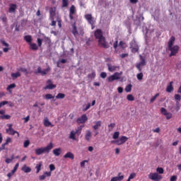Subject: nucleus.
I'll return each instance as SVG.
<instances>
[{"instance_id": "nucleus-8", "label": "nucleus", "mask_w": 181, "mask_h": 181, "mask_svg": "<svg viewBox=\"0 0 181 181\" xmlns=\"http://www.w3.org/2000/svg\"><path fill=\"white\" fill-rule=\"evenodd\" d=\"M148 176L151 180H162V175H158V173H151Z\"/></svg>"}, {"instance_id": "nucleus-32", "label": "nucleus", "mask_w": 181, "mask_h": 181, "mask_svg": "<svg viewBox=\"0 0 181 181\" xmlns=\"http://www.w3.org/2000/svg\"><path fill=\"white\" fill-rule=\"evenodd\" d=\"M42 162H40L38 164L36 165L35 169H37L36 173H39L42 170Z\"/></svg>"}, {"instance_id": "nucleus-63", "label": "nucleus", "mask_w": 181, "mask_h": 181, "mask_svg": "<svg viewBox=\"0 0 181 181\" xmlns=\"http://www.w3.org/2000/svg\"><path fill=\"white\" fill-rule=\"evenodd\" d=\"M37 42L38 46L40 47V46H42V39L37 38Z\"/></svg>"}, {"instance_id": "nucleus-39", "label": "nucleus", "mask_w": 181, "mask_h": 181, "mask_svg": "<svg viewBox=\"0 0 181 181\" xmlns=\"http://www.w3.org/2000/svg\"><path fill=\"white\" fill-rule=\"evenodd\" d=\"M45 100H52V98H54V96L50 93H47L45 95Z\"/></svg>"}, {"instance_id": "nucleus-37", "label": "nucleus", "mask_w": 181, "mask_h": 181, "mask_svg": "<svg viewBox=\"0 0 181 181\" xmlns=\"http://www.w3.org/2000/svg\"><path fill=\"white\" fill-rule=\"evenodd\" d=\"M11 77L13 78H18V77H21V73L20 72L13 73L11 74Z\"/></svg>"}, {"instance_id": "nucleus-34", "label": "nucleus", "mask_w": 181, "mask_h": 181, "mask_svg": "<svg viewBox=\"0 0 181 181\" xmlns=\"http://www.w3.org/2000/svg\"><path fill=\"white\" fill-rule=\"evenodd\" d=\"M107 67H108L109 71L110 72L115 71V70H117V66H111L110 64L107 65Z\"/></svg>"}, {"instance_id": "nucleus-45", "label": "nucleus", "mask_w": 181, "mask_h": 181, "mask_svg": "<svg viewBox=\"0 0 181 181\" xmlns=\"http://www.w3.org/2000/svg\"><path fill=\"white\" fill-rule=\"evenodd\" d=\"M119 137V132H115L113 134L112 139H118Z\"/></svg>"}, {"instance_id": "nucleus-43", "label": "nucleus", "mask_w": 181, "mask_h": 181, "mask_svg": "<svg viewBox=\"0 0 181 181\" xmlns=\"http://www.w3.org/2000/svg\"><path fill=\"white\" fill-rule=\"evenodd\" d=\"M69 6V0H62V8Z\"/></svg>"}, {"instance_id": "nucleus-9", "label": "nucleus", "mask_w": 181, "mask_h": 181, "mask_svg": "<svg viewBox=\"0 0 181 181\" xmlns=\"http://www.w3.org/2000/svg\"><path fill=\"white\" fill-rule=\"evenodd\" d=\"M87 121H88V117H87V115H86V114H83V115H81V117H78L76 119L77 124H86V122H87Z\"/></svg>"}, {"instance_id": "nucleus-53", "label": "nucleus", "mask_w": 181, "mask_h": 181, "mask_svg": "<svg viewBox=\"0 0 181 181\" xmlns=\"http://www.w3.org/2000/svg\"><path fill=\"white\" fill-rule=\"evenodd\" d=\"M175 100H176V101H178V103H179V101H180V100H181V95L179 94H175Z\"/></svg>"}, {"instance_id": "nucleus-55", "label": "nucleus", "mask_w": 181, "mask_h": 181, "mask_svg": "<svg viewBox=\"0 0 181 181\" xmlns=\"http://www.w3.org/2000/svg\"><path fill=\"white\" fill-rule=\"evenodd\" d=\"M0 42H1V43L4 46H6V47H9V44H8V42H5V40H1Z\"/></svg>"}, {"instance_id": "nucleus-17", "label": "nucleus", "mask_w": 181, "mask_h": 181, "mask_svg": "<svg viewBox=\"0 0 181 181\" xmlns=\"http://www.w3.org/2000/svg\"><path fill=\"white\" fill-rule=\"evenodd\" d=\"M56 15V7H51L49 8V19L53 21L54 19V16Z\"/></svg>"}, {"instance_id": "nucleus-33", "label": "nucleus", "mask_w": 181, "mask_h": 181, "mask_svg": "<svg viewBox=\"0 0 181 181\" xmlns=\"http://www.w3.org/2000/svg\"><path fill=\"white\" fill-rule=\"evenodd\" d=\"M66 97V95L64 93H58L56 96V98L57 100H63Z\"/></svg>"}, {"instance_id": "nucleus-29", "label": "nucleus", "mask_w": 181, "mask_h": 181, "mask_svg": "<svg viewBox=\"0 0 181 181\" xmlns=\"http://www.w3.org/2000/svg\"><path fill=\"white\" fill-rule=\"evenodd\" d=\"M72 33L75 37L78 35V31L77 30V26H76V24L73 25Z\"/></svg>"}, {"instance_id": "nucleus-11", "label": "nucleus", "mask_w": 181, "mask_h": 181, "mask_svg": "<svg viewBox=\"0 0 181 181\" xmlns=\"http://www.w3.org/2000/svg\"><path fill=\"white\" fill-rule=\"evenodd\" d=\"M50 71V68L48 67L46 69H44L42 71V68L40 66L37 67V71L35 72V74H41L42 76H46V74H47V73H49V71Z\"/></svg>"}, {"instance_id": "nucleus-38", "label": "nucleus", "mask_w": 181, "mask_h": 181, "mask_svg": "<svg viewBox=\"0 0 181 181\" xmlns=\"http://www.w3.org/2000/svg\"><path fill=\"white\" fill-rule=\"evenodd\" d=\"M127 100L128 101H135V98L134 97V95L129 94V95H127Z\"/></svg>"}, {"instance_id": "nucleus-6", "label": "nucleus", "mask_w": 181, "mask_h": 181, "mask_svg": "<svg viewBox=\"0 0 181 181\" xmlns=\"http://www.w3.org/2000/svg\"><path fill=\"white\" fill-rule=\"evenodd\" d=\"M140 57V62L136 64V68L137 69V70H139V71H142V69H141V67H144V66L146 65V61L145 60V58H144V57H142V55L139 56Z\"/></svg>"}, {"instance_id": "nucleus-51", "label": "nucleus", "mask_w": 181, "mask_h": 181, "mask_svg": "<svg viewBox=\"0 0 181 181\" xmlns=\"http://www.w3.org/2000/svg\"><path fill=\"white\" fill-rule=\"evenodd\" d=\"M165 116L166 117V119H170V118H172V117H173V115H172V113L168 112Z\"/></svg>"}, {"instance_id": "nucleus-35", "label": "nucleus", "mask_w": 181, "mask_h": 181, "mask_svg": "<svg viewBox=\"0 0 181 181\" xmlns=\"http://www.w3.org/2000/svg\"><path fill=\"white\" fill-rule=\"evenodd\" d=\"M124 90L126 93H131V91L132 90V85L131 84L127 85Z\"/></svg>"}, {"instance_id": "nucleus-5", "label": "nucleus", "mask_w": 181, "mask_h": 181, "mask_svg": "<svg viewBox=\"0 0 181 181\" xmlns=\"http://www.w3.org/2000/svg\"><path fill=\"white\" fill-rule=\"evenodd\" d=\"M168 50L170 52V54H169L170 57H172V56H176V54L179 53V46L174 45L168 47Z\"/></svg>"}, {"instance_id": "nucleus-52", "label": "nucleus", "mask_w": 181, "mask_h": 181, "mask_svg": "<svg viewBox=\"0 0 181 181\" xmlns=\"http://www.w3.org/2000/svg\"><path fill=\"white\" fill-rule=\"evenodd\" d=\"M159 95V93H156L154 96H153L151 99V103H153L156 98H158V96Z\"/></svg>"}, {"instance_id": "nucleus-41", "label": "nucleus", "mask_w": 181, "mask_h": 181, "mask_svg": "<svg viewBox=\"0 0 181 181\" xmlns=\"http://www.w3.org/2000/svg\"><path fill=\"white\" fill-rule=\"evenodd\" d=\"M136 77L137 80H139V81H141L144 78V74L142 72H140L139 74H137Z\"/></svg>"}, {"instance_id": "nucleus-10", "label": "nucleus", "mask_w": 181, "mask_h": 181, "mask_svg": "<svg viewBox=\"0 0 181 181\" xmlns=\"http://www.w3.org/2000/svg\"><path fill=\"white\" fill-rule=\"evenodd\" d=\"M169 110L170 111H171V112H177L179 110H180V103L179 101H177L175 103V107L170 106Z\"/></svg>"}, {"instance_id": "nucleus-4", "label": "nucleus", "mask_w": 181, "mask_h": 181, "mask_svg": "<svg viewBox=\"0 0 181 181\" xmlns=\"http://www.w3.org/2000/svg\"><path fill=\"white\" fill-rule=\"evenodd\" d=\"M121 74H122V72L115 73L114 75L108 76L107 81L109 83H112V81H115V80H119V78H121Z\"/></svg>"}, {"instance_id": "nucleus-47", "label": "nucleus", "mask_w": 181, "mask_h": 181, "mask_svg": "<svg viewBox=\"0 0 181 181\" xmlns=\"http://www.w3.org/2000/svg\"><path fill=\"white\" fill-rule=\"evenodd\" d=\"M29 145H30V141L26 140L24 141V143H23L24 148H28V146H29Z\"/></svg>"}, {"instance_id": "nucleus-61", "label": "nucleus", "mask_w": 181, "mask_h": 181, "mask_svg": "<svg viewBox=\"0 0 181 181\" xmlns=\"http://www.w3.org/2000/svg\"><path fill=\"white\" fill-rule=\"evenodd\" d=\"M90 107H91V104H90V103H88V105H86V107L83 109V111H87V110H90Z\"/></svg>"}, {"instance_id": "nucleus-3", "label": "nucleus", "mask_w": 181, "mask_h": 181, "mask_svg": "<svg viewBox=\"0 0 181 181\" xmlns=\"http://www.w3.org/2000/svg\"><path fill=\"white\" fill-rule=\"evenodd\" d=\"M84 126H80L77 129L71 131L69 138V139H72V141H77V139L76 138V135L77 136H80V134H81V131H83V127Z\"/></svg>"}, {"instance_id": "nucleus-25", "label": "nucleus", "mask_w": 181, "mask_h": 181, "mask_svg": "<svg viewBox=\"0 0 181 181\" xmlns=\"http://www.w3.org/2000/svg\"><path fill=\"white\" fill-rule=\"evenodd\" d=\"M21 170H23V172H25V173H30V172H32V168H30V167L26 166V165H25L22 168Z\"/></svg>"}, {"instance_id": "nucleus-23", "label": "nucleus", "mask_w": 181, "mask_h": 181, "mask_svg": "<svg viewBox=\"0 0 181 181\" xmlns=\"http://www.w3.org/2000/svg\"><path fill=\"white\" fill-rule=\"evenodd\" d=\"M44 125H45V127H51L52 128V127H54V125H53L52 124V122H50V121H49V118H47V117H45L44 119Z\"/></svg>"}, {"instance_id": "nucleus-36", "label": "nucleus", "mask_w": 181, "mask_h": 181, "mask_svg": "<svg viewBox=\"0 0 181 181\" xmlns=\"http://www.w3.org/2000/svg\"><path fill=\"white\" fill-rule=\"evenodd\" d=\"M114 128H115V123H110L108 125V131L109 132H111V131H112V129H114Z\"/></svg>"}, {"instance_id": "nucleus-20", "label": "nucleus", "mask_w": 181, "mask_h": 181, "mask_svg": "<svg viewBox=\"0 0 181 181\" xmlns=\"http://www.w3.org/2000/svg\"><path fill=\"white\" fill-rule=\"evenodd\" d=\"M122 175V173H118V176L112 177L110 181H121V180H124V175Z\"/></svg>"}, {"instance_id": "nucleus-56", "label": "nucleus", "mask_w": 181, "mask_h": 181, "mask_svg": "<svg viewBox=\"0 0 181 181\" xmlns=\"http://www.w3.org/2000/svg\"><path fill=\"white\" fill-rule=\"evenodd\" d=\"M55 169H56V167L54 166V164L49 165V170H50L49 172H53V170H55Z\"/></svg>"}, {"instance_id": "nucleus-16", "label": "nucleus", "mask_w": 181, "mask_h": 181, "mask_svg": "<svg viewBox=\"0 0 181 181\" xmlns=\"http://www.w3.org/2000/svg\"><path fill=\"white\" fill-rule=\"evenodd\" d=\"M127 141H128V137L122 136L119 139H117V145H124Z\"/></svg>"}, {"instance_id": "nucleus-18", "label": "nucleus", "mask_w": 181, "mask_h": 181, "mask_svg": "<svg viewBox=\"0 0 181 181\" xmlns=\"http://www.w3.org/2000/svg\"><path fill=\"white\" fill-rule=\"evenodd\" d=\"M16 8H18V6L15 4H11L9 5L8 12L9 13H15L16 12Z\"/></svg>"}, {"instance_id": "nucleus-26", "label": "nucleus", "mask_w": 181, "mask_h": 181, "mask_svg": "<svg viewBox=\"0 0 181 181\" xmlns=\"http://www.w3.org/2000/svg\"><path fill=\"white\" fill-rule=\"evenodd\" d=\"M95 124L93 126V129H94V131H97V129L101 127V121L95 122Z\"/></svg>"}, {"instance_id": "nucleus-24", "label": "nucleus", "mask_w": 181, "mask_h": 181, "mask_svg": "<svg viewBox=\"0 0 181 181\" xmlns=\"http://www.w3.org/2000/svg\"><path fill=\"white\" fill-rule=\"evenodd\" d=\"M52 153L55 156H60V153H62V148H55L53 150Z\"/></svg>"}, {"instance_id": "nucleus-1", "label": "nucleus", "mask_w": 181, "mask_h": 181, "mask_svg": "<svg viewBox=\"0 0 181 181\" xmlns=\"http://www.w3.org/2000/svg\"><path fill=\"white\" fill-rule=\"evenodd\" d=\"M94 36L98 40L99 47H103V49H110V43L107 42L105 37L103 35V30H101V29H97L94 33Z\"/></svg>"}, {"instance_id": "nucleus-40", "label": "nucleus", "mask_w": 181, "mask_h": 181, "mask_svg": "<svg viewBox=\"0 0 181 181\" xmlns=\"http://www.w3.org/2000/svg\"><path fill=\"white\" fill-rule=\"evenodd\" d=\"M0 119H11V115H4L0 116Z\"/></svg>"}, {"instance_id": "nucleus-30", "label": "nucleus", "mask_w": 181, "mask_h": 181, "mask_svg": "<svg viewBox=\"0 0 181 181\" xmlns=\"http://www.w3.org/2000/svg\"><path fill=\"white\" fill-rule=\"evenodd\" d=\"M30 49H31V50H37L39 49V47H37V45H36V43H30Z\"/></svg>"}, {"instance_id": "nucleus-44", "label": "nucleus", "mask_w": 181, "mask_h": 181, "mask_svg": "<svg viewBox=\"0 0 181 181\" xmlns=\"http://www.w3.org/2000/svg\"><path fill=\"white\" fill-rule=\"evenodd\" d=\"M15 87H16V84L15 83H11L10 85L8 86V87L6 88V90L8 91H9V90L12 89V88H15Z\"/></svg>"}, {"instance_id": "nucleus-15", "label": "nucleus", "mask_w": 181, "mask_h": 181, "mask_svg": "<svg viewBox=\"0 0 181 181\" xmlns=\"http://www.w3.org/2000/svg\"><path fill=\"white\" fill-rule=\"evenodd\" d=\"M127 141H128V137L122 136L119 139H117V145H124Z\"/></svg>"}, {"instance_id": "nucleus-27", "label": "nucleus", "mask_w": 181, "mask_h": 181, "mask_svg": "<svg viewBox=\"0 0 181 181\" xmlns=\"http://www.w3.org/2000/svg\"><path fill=\"white\" fill-rule=\"evenodd\" d=\"M175 40H176V38L175 37V36L170 37L168 41V47L173 46V43H175Z\"/></svg>"}, {"instance_id": "nucleus-62", "label": "nucleus", "mask_w": 181, "mask_h": 181, "mask_svg": "<svg viewBox=\"0 0 181 181\" xmlns=\"http://www.w3.org/2000/svg\"><path fill=\"white\" fill-rule=\"evenodd\" d=\"M100 77H101V78H105L107 77V73H105V72H102V73L100 74Z\"/></svg>"}, {"instance_id": "nucleus-14", "label": "nucleus", "mask_w": 181, "mask_h": 181, "mask_svg": "<svg viewBox=\"0 0 181 181\" xmlns=\"http://www.w3.org/2000/svg\"><path fill=\"white\" fill-rule=\"evenodd\" d=\"M85 19H86L91 26H94V19H93V16L91 14H86Z\"/></svg>"}, {"instance_id": "nucleus-64", "label": "nucleus", "mask_w": 181, "mask_h": 181, "mask_svg": "<svg viewBox=\"0 0 181 181\" xmlns=\"http://www.w3.org/2000/svg\"><path fill=\"white\" fill-rule=\"evenodd\" d=\"M114 49H117L118 47V40H116L113 44Z\"/></svg>"}, {"instance_id": "nucleus-13", "label": "nucleus", "mask_w": 181, "mask_h": 181, "mask_svg": "<svg viewBox=\"0 0 181 181\" xmlns=\"http://www.w3.org/2000/svg\"><path fill=\"white\" fill-rule=\"evenodd\" d=\"M74 14H76V6H74V5H72L69 9V19L71 21H73V19H74V16H73V15Z\"/></svg>"}, {"instance_id": "nucleus-22", "label": "nucleus", "mask_w": 181, "mask_h": 181, "mask_svg": "<svg viewBox=\"0 0 181 181\" xmlns=\"http://www.w3.org/2000/svg\"><path fill=\"white\" fill-rule=\"evenodd\" d=\"M64 159H71L73 160L74 159V154L71 152H67L64 156Z\"/></svg>"}, {"instance_id": "nucleus-21", "label": "nucleus", "mask_w": 181, "mask_h": 181, "mask_svg": "<svg viewBox=\"0 0 181 181\" xmlns=\"http://www.w3.org/2000/svg\"><path fill=\"white\" fill-rule=\"evenodd\" d=\"M91 136H93L91 131L86 130V134H85V139H86V141H87L88 142H90V141H91Z\"/></svg>"}, {"instance_id": "nucleus-58", "label": "nucleus", "mask_w": 181, "mask_h": 181, "mask_svg": "<svg viewBox=\"0 0 181 181\" xmlns=\"http://www.w3.org/2000/svg\"><path fill=\"white\" fill-rule=\"evenodd\" d=\"M57 21L58 26H59V29L62 28V20L60 18H57Z\"/></svg>"}, {"instance_id": "nucleus-60", "label": "nucleus", "mask_w": 181, "mask_h": 181, "mask_svg": "<svg viewBox=\"0 0 181 181\" xmlns=\"http://www.w3.org/2000/svg\"><path fill=\"white\" fill-rule=\"evenodd\" d=\"M176 180H177V175H173L170 179V181H176Z\"/></svg>"}, {"instance_id": "nucleus-59", "label": "nucleus", "mask_w": 181, "mask_h": 181, "mask_svg": "<svg viewBox=\"0 0 181 181\" xmlns=\"http://www.w3.org/2000/svg\"><path fill=\"white\" fill-rule=\"evenodd\" d=\"M11 142H12V139H11V137H8L4 144H5V145H8Z\"/></svg>"}, {"instance_id": "nucleus-7", "label": "nucleus", "mask_w": 181, "mask_h": 181, "mask_svg": "<svg viewBox=\"0 0 181 181\" xmlns=\"http://www.w3.org/2000/svg\"><path fill=\"white\" fill-rule=\"evenodd\" d=\"M7 126L8 127V129H6V132L7 134H8V135H15V134H17V136H18V138H19V136H20L19 132L18 131L14 130L12 128V124H7Z\"/></svg>"}, {"instance_id": "nucleus-49", "label": "nucleus", "mask_w": 181, "mask_h": 181, "mask_svg": "<svg viewBox=\"0 0 181 181\" xmlns=\"http://www.w3.org/2000/svg\"><path fill=\"white\" fill-rule=\"evenodd\" d=\"M160 112L163 115H166L168 110H166V109H165V107H161Z\"/></svg>"}, {"instance_id": "nucleus-50", "label": "nucleus", "mask_w": 181, "mask_h": 181, "mask_svg": "<svg viewBox=\"0 0 181 181\" xmlns=\"http://www.w3.org/2000/svg\"><path fill=\"white\" fill-rule=\"evenodd\" d=\"M156 172H158V173H160V175H162V174H163L164 170L162 168L158 167L156 169Z\"/></svg>"}, {"instance_id": "nucleus-42", "label": "nucleus", "mask_w": 181, "mask_h": 181, "mask_svg": "<svg viewBox=\"0 0 181 181\" xmlns=\"http://www.w3.org/2000/svg\"><path fill=\"white\" fill-rule=\"evenodd\" d=\"M88 78H95V71H93L91 74L88 75Z\"/></svg>"}, {"instance_id": "nucleus-48", "label": "nucleus", "mask_w": 181, "mask_h": 181, "mask_svg": "<svg viewBox=\"0 0 181 181\" xmlns=\"http://www.w3.org/2000/svg\"><path fill=\"white\" fill-rule=\"evenodd\" d=\"M18 168H19V163H17L15 165L13 169L11 170V172H12L13 173H15L16 172V170H18Z\"/></svg>"}, {"instance_id": "nucleus-31", "label": "nucleus", "mask_w": 181, "mask_h": 181, "mask_svg": "<svg viewBox=\"0 0 181 181\" xmlns=\"http://www.w3.org/2000/svg\"><path fill=\"white\" fill-rule=\"evenodd\" d=\"M24 40L27 42V43H32V36L31 35H25L24 37Z\"/></svg>"}, {"instance_id": "nucleus-54", "label": "nucleus", "mask_w": 181, "mask_h": 181, "mask_svg": "<svg viewBox=\"0 0 181 181\" xmlns=\"http://www.w3.org/2000/svg\"><path fill=\"white\" fill-rule=\"evenodd\" d=\"M9 102L6 101V100H4L2 102L0 103V108H1V107H4V105H6V104H8Z\"/></svg>"}, {"instance_id": "nucleus-12", "label": "nucleus", "mask_w": 181, "mask_h": 181, "mask_svg": "<svg viewBox=\"0 0 181 181\" xmlns=\"http://www.w3.org/2000/svg\"><path fill=\"white\" fill-rule=\"evenodd\" d=\"M47 86L44 87V90H53L56 88V85L52 83V80L49 79L47 81Z\"/></svg>"}, {"instance_id": "nucleus-2", "label": "nucleus", "mask_w": 181, "mask_h": 181, "mask_svg": "<svg viewBox=\"0 0 181 181\" xmlns=\"http://www.w3.org/2000/svg\"><path fill=\"white\" fill-rule=\"evenodd\" d=\"M53 149V143H49L46 147L38 148L35 150V154L38 156L43 153H49Z\"/></svg>"}, {"instance_id": "nucleus-28", "label": "nucleus", "mask_w": 181, "mask_h": 181, "mask_svg": "<svg viewBox=\"0 0 181 181\" xmlns=\"http://www.w3.org/2000/svg\"><path fill=\"white\" fill-rule=\"evenodd\" d=\"M173 83V82H170L169 85L167 86L166 88L167 93H172V91H173V86H172Z\"/></svg>"}, {"instance_id": "nucleus-57", "label": "nucleus", "mask_w": 181, "mask_h": 181, "mask_svg": "<svg viewBox=\"0 0 181 181\" xmlns=\"http://www.w3.org/2000/svg\"><path fill=\"white\" fill-rule=\"evenodd\" d=\"M135 176H136V174L135 173H132L129 175V179L132 180L135 177Z\"/></svg>"}, {"instance_id": "nucleus-19", "label": "nucleus", "mask_w": 181, "mask_h": 181, "mask_svg": "<svg viewBox=\"0 0 181 181\" xmlns=\"http://www.w3.org/2000/svg\"><path fill=\"white\" fill-rule=\"evenodd\" d=\"M52 176V172H45L43 175L39 176L40 180H45L46 177H50Z\"/></svg>"}, {"instance_id": "nucleus-46", "label": "nucleus", "mask_w": 181, "mask_h": 181, "mask_svg": "<svg viewBox=\"0 0 181 181\" xmlns=\"http://www.w3.org/2000/svg\"><path fill=\"white\" fill-rule=\"evenodd\" d=\"M138 50H139V47H138V45H136L135 47L132 48V53H136Z\"/></svg>"}]
</instances>
